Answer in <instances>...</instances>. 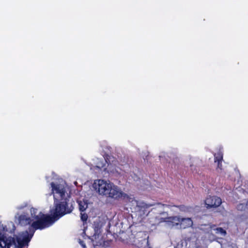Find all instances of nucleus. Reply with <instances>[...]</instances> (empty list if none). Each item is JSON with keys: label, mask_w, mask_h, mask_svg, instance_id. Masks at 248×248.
Masks as SVG:
<instances>
[{"label": "nucleus", "mask_w": 248, "mask_h": 248, "mask_svg": "<svg viewBox=\"0 0 248 248\" xmlns=\"http://www.w3.org/2000/svg\"><path fill=\"white\" fill-rule=\"evenodd\" d=\"M79 210L81 212H83L88 207V203L87 200H78V201Z\"/></svg>", "instance_id": "nucleus-7"}, {"label": "nucleus", "mask_w": 248, "mask_h": 248, "mask_svg": "<svg viewBox=\"0 0 248 248\" xmlns=\"http://www.w3.org/2000/svg\"><path fill=\"white\" fill-rule=\"evenodd\" d=\"M106 161L103 159H97V162L96 163V168L98 169L106 170V168H104L106 165Z\"/></svg>", "instance_id": "nucleus-8"}, {"label": "nucleus", "mask_w": 248, "mask_h": 248, "mask_svg": "<svg viewBox=\"0 0 248 248\" xmlns=\"http://www.w3.org/2000/svg\"><path fill=\"white\" fill-rule=\"evenodd\" d=\"M80 218L83 221H86L88 218V216L86 214L83 212H81Z\"/></svg>", "instance_id": "nucleus-11"}, {"label": "nucleus", "mask_w": 248, "mask_h": 248, "mask_svg": "<svg viewBox=\"0 0 248 248\" xmlns=\"http://www.w3.org/2000/svg\"><path fill=\"white\" fill-rule=\"evenodd\" d=\"M248 203L247 201H244L239 203L237 206V210L241 211H245L247 208Z\"/></svg>", "instance_id": "nucleus-9"}, {"label": "nucleus", "mask_w": 248, "mask_h": 248, "mask_svg": "<svg viewBox=\"0 0 248 248\" xmlns=\"http://www.w3.org/2000/svg\"><path fill=\"white\" fill-rule=\"evenodd\" d=\"M144 189H147V187L145 186L144 187Z\"/></svg>", "instance_id": "nucleus-13"}, {"label": "nucleus", "mask_w": 248, "mask_h": 248, "mask_svg": "<svg viewBox=\"0 0 248 248\" xmlns=\"http://www.w3.org/2000/svg\"><path fill=\"white\" fill-rule=\"evenodd\" d=\"M179 229H186L191 227L193 225V221L190 217L185 218L179 216Z\"/></svg>", "instance_id": "nucleus-6"}, {"label": "nucleus", "mask_w": 248, "mask_h": 248, "mask_svg": "<svg viewBox=\"0 0 248 248\" xmlns=\"http://www.w3.org/2000/svg\"><path fill=\"white\" fill-rule=\"evenodd\" d=\"M79 243L80 244V245L82 246V247L83 248H86L85 244V243H84V242L83 241H81V240H79Z\"/></svg>", "instance_id": "nucleus-12"}, {"label": "nucleus", "mask_w": 248, "mask_h": 248, "mask_svg": "<svg viewBox=\"0 0 248 248\" xmlns=\"http://www.w3.org/2000/svg\"><path fill=\"white\" fill-rule=\"evenodd\" d=\"M166 213H162L157 217L158 223L165 222L166 226L170 228L179 229L180 219L179 216H172L170 217H162Z\"/></svg>", "instance_id": "nucleus-3"}, {"label": "nucleus", "mask_w": 248, "mask_h": 248, "mask_svg": "<svg viewBox=\"0 0 248 248\" xmlns=\"http://www.w3.org/2000/svg\"><path fill=\"white\" fill-rule=\"evenodd\" d=\"M221 203V200L220 198L217 197H209L207 198L205 201V203L207 208L217 207L220 205Z\"/></svg>", "instance_id": "nucleus-5"}, {"label": "nucleus", "mask_w": 248, "mask_h": 248, "mask_svg": "<svg viewBox=\"0 0 248 248\" xmlns=\"http://www.w3.org/2000/svg\"><path fill=\"white\" fill-rule=\"evenodd\" d=\"M93 186L99 194L109 198L117 199L123 195L122 190L109 181L102 179L96 180Z\"/></svg>", "instance_id": "nucleus-2"}, {"label": "nucleus", "mask_w": 248, "mask_h": 248, "mask_svg": "<svg viewBox=\"0 0 248 248\" xmlns=\"http://www.w3.org/2000/svg\"><path fill=\"white\" fill-rule=\"evenodd\" d=\"M51 187L54 199V207L50 210V215L52 217L43 214L34 208L30 209V215L22 214L16 216L21 225H31L29 232H22L16 238L7 237L0 232V248H22L30 241L35 230L48 227L54 223L53 218H59L72 211L73 207L72 205L69 206L67 202L70 196L64 181L60 179L57 182H53Z\"/></svg>", "instance_id": "nucleus-1"}, {"label": "nucleus", "mask_w": 248, "mask_h": 248, "mask_svg": "<svg viewBox=\"0 0 248 248\" xmlns=\"http://www.w3.org/2000/svg\"><path fill=\"white\" fill-rule=\"evenodd\" d=\"M215 162L217 161L218 163L222 159V154L220 152L217 155H215Z\"/></svg>", "instance_id": "nucleus-10"}, {"label": "nucleus", "mask_w": 248, "mask_h": 248, "mask_svg": "<svg viewBox=\"0 0 248 248\" xmlns=\"http://www.w3.org/2000/svg\"><path fill=\"white\" fill-rule=\"evenodd\" d=\"M211 233L213 235V237H210L211 240H214L217 238H219L224 236L226 234V231L221 228H216L215 226H213L211 228Z\"/></svg>", "instance_id": "nucleus-4"}]
</instances>
